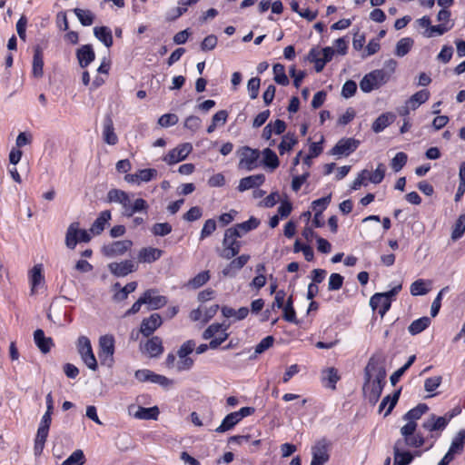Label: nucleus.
<instances>
[{
    "mask_svg": "<svg viewBox=\"0 0 465 465\" xmlns=\"http://www.w3.org/2000/svg\"><path fill=\"white\" fill-rule=\"evenodd\" d=\"M162 324V318L158 313H153L150 317L143 320L141 323V332L143 336H150Z\"/></svg>",
    "mask_w": 465,
    "mask_h": 465,
    "instance_id": "obj_16",
    "label": "nucleus"
},
{
    "mask_svg": "<svg viewBox=\"0 0 465 465\" xmlns=\"http://www.w3.org/2000/svg\"><path fill=\"white\" fill-rule=\"evenodd\" d=\"M259 156L260 152L258 150L248 146L243 147L240 153L239 167L247 171L253 170L257 166Z\"/></svg>",
    "mask_w": 465,
    "mask_h": 465,
    "instance_id": "obj_12",
    "label": "nucleus"
},
{
    "mask_svg": "<svg viewBox=\"0 0 465 465\" xmlns=\"http://www.w3.org/2000/svg\"><path fill=\"white\" fill-rule=\"evenodd\" d=\"M163 255V251L153 247H143L142 248L138 254L137 260L139 262L143 263H152L161 258Z\"/></svg>",
    "mask_w": 465,
    "mask_h": 465,
    "instance_id": "obj_20",
    "label": "nucleus"
},
{
    "mask_svg": "<svg viewBox=\"0 0 465 465\" xmlns=\"http://www.w3.org/2000/svg\"><path fill=\"white\" fill-rule=\"evenodd\" d=\"M76 57L82 68H84L90 64L95 58V54L92 45H84L78 48L76 51Z\"/></svg>",
    "mask_w": 465,
    "mask_h": 465,
    "instance_id": "obj_21",
    "label": "nucleus"
},
{
    "mask_svg": "<svg viewBox=\"0 0 465 465\" xmlns=\"http://www.w3.org/2000/svg\"><path fill=\"white\" fill-rule=\"evenodd\" d=\"M114 289H118L119 291L114 294V301L115 302H122L125 299H127L128 294L134 292L137 288V282H131L127 283L124 287L121 288V285L119 282H116L114 285Z\"/></svg>",
    "mask_w": 465,
    "mask_h": 465,
    "instance_id": "obj_29",
    "label": "nucleus"
},
{
    "mask_svg": "<svg viewBox=\"0 0 465 465\" xmlns=\"http://www.w3.org/2000/svg\"><path fill=\"white\" fill-rule=\"evenodd\" d=\"M103 138L110 145H114L118 142V137L114 133V123L110 117H106L104 122Z\"/></svg>",
    "mask_w": 465,
    "mask_h": 465,
    "instance_id": "obj_24",
    "label": "nucleus"
},
{
    "mask_svg": "<svg viewBox=\"0 0 465 465\" xmlns=\"http://www.w3.org/2000/svg\"><path fill=\"white\" fill-rule=\"evenodd\" d=\"M273 74H274V81L282 85H287L289 84V79L285 74L284 66L281 64H276L273 65Z\"/></svg>",
    "mask_w": 465,
    "mask_h": 465,
    "instance_id": "obj_51",
    "label": "nucleus"
},
{
    "mask_svg": "<svg viewBox=\"0 0 465 465\" xmlns=\"http://www.w3.org/2000/svg\"><path fill=\"white\" fill-rule=\"evenodd\" d=\"M358 145L359 141L355 139H341L332 148L331 153L334 155L349 154L350 153L355 151Z\"/></svg>",
    "mask_w": 465,
    "mask_h": 465,
    "instance_id": "obj_17",
    "label": "nucleus"
},
{
    "mask_svg": "<svg viewBox=\"0 0 465 465\" xmlns=\"http://www.w3.org/2000/svg\"><path fill=\"white\" fill-rule=\"evenodd\" d=\"M99 357L102 364L111 366L114 362V338L113 335H104L99 339Z\"/></svg>",
    "mask_w": 465,
    "mask_h": 465,
    "instance_id": "obj_10",
    "label": "nucleus"
},
{
    "mask_svg": "<svg viewBox=\"0 0 465 465\" xmlns=\"http://www.w3.org/2000/svg\"><path fill=\"white\" fill-rule=\"evenodd\" d=\"M193 146L189 143L179 144L172 149L164 157L163 161L169 165L183 161L192 152Z\"/></svg>",
    "mask_w": 465,
    "mask_h": 465,
    "instance_id": "obj_11",
    "label": "nucleus"
},
{
    "mask_svg": "<svg viewBox=\"0 0 465 465\" xmlns=\"http://www.w3.org/2000/svg\"><path fill=\"white\" fill-rule=\"evenodd\" d=\"M390 74L384 70H373L365 74L360 82V88L363 93H370L379 89L390 80Z\"/></svg>",
    "mask_w": 465,
    "mask_h": 465,
    "instance_id": "obj_5",
    "label": "nucleus"
},
{
    "mask_svg": "<svg viewBox=\"0 0 465 465\" xmlns=\"http://www.w3.org/2000/svg\"><path fill=\"white\" fill-rule=\"evenodd\" d=\"M195 345V341L193 340L183 342L177 351L178 358H184V356L191 354L194 351Z\"/></svg>",
    "mask_w": 465,
    "mask_h": 465,
    "instance_id": "obj_59",
    "label": "nucleus"
},
{
    "mask_svg": "<svg viewBox=\"0 0 465 465\" xmlns=\"http://www.w3.org/2000/svg\"><path fill=\"white\" fill-rule=\"evenodd\" d=\"M417 423L413 422L406 423L401 428L402 438L395 442L394 446H396L397 450L400 448H420L424 444V438L420 434L415 433Z\"/></svg>",
    "mask_w": 465,
    "mask_h": 465,
    "instance_id": "obj_3",
    "label": "nucleus"
},
{
    "mask_svg": "<svg viewBox=\"0 0 465 465\" xmlns=\"http://www.w3.org/2000/svg\"><path fill=\"white\" fill-rule=\"evenodd\" d=\"M396 116L392 113H385L381 114L372 124L371 129L374 133L382 132L387 126L392 124Z\"/></svg>",
    "mask_w": 465,
    "mask_h": 465,
    "instance_id": "obj_25",
    "label": "nucleus"
},
{
    "mask_svg": "<svg viewBox=\"0 0 465 465\" xmlns=\"http://www.w3.org/2000/svg\"><path fill=\"white\" fill-rule=\"evenodd\" d=\"M464 445H465V430H461L457 433V435L452 440L450 447L448 450V453H450V455L452 457H455V455L460 454L462 451Z\"/></svg>",
    "mask_w": 465,
    "mask_h": 465,
    "instance_id": "obj_34",
    "label": "nucleus"
},
{
    "mask_svg": "<svg viewBox=\"0 0 465 465\" xmlns=\"http://www.w3.org/2000/svg\"><path fill=\"white\" fill-rule=\"evenodd\" d=\"M261 80L258 77L251 78L247 84V89L252 99H255L259 94Z\"/></svg>",
    "mask_w": 465,
    "mask_h": 465,
    "instance_id": "obj_62",
    "label": "nucleus"
},
{
    "mask_svg": "<svg viewBox=\"0 0 465 465\" xmlns=\"http://www.w3.org/2000/svg\"><path fill=\"white\" fill-rule=\"evenodd\" d=\"M385 172V165L383 163H379L374 172L369 171V174H367L368 181L375 184L381 183L384 178Z\"/></svg>",
    "mask_w": 465,
    "mask_h": 465,
    "instance_id": "obj_49",
    "label": "nucleus"
},
{
    "mask_svg": "<svg viewBox=\"0 0 465 465\" xmlns=\"http://www.w3.org/2000/svg\"><path fill=\"white\" fill-rule=\"evenodd\" d=\"M465 232V214L460 215L456 221L454 229L451 233L453 240H458Z\"/></svg>",
    "mask_w": 465,
    "mask_h": 465,
    "instance_id": "obj_58",
    "label": "nucleus"
},
{
    "mask_svg": "<svg viewBox=\"0 0 465 465\" xmlns=\"http://www.w3.org/2000/svg\"><path fill=\"white\" fill-rule=\"evenodd\" d=\"M329 460L328 450L323 442H318L314 447H312V461H315L321 464H324Z\"/></svg>",
    "mask_w": 465,
    "mask_h": 465,
    "instance_id": "obj_32",
    "label": "nucleus"
},
{
    "mask_svg": "<svg viewBox=\"0 0 465 465\" xmlns=\"http://www.w3.org/2000/svg\"><path fill=\"white\" fill-rule=\"evenodd\" d=\"M370 305L373 311L379 310V314L383 317L391 307V300L386 294L375 293L370 300Z\"/></svg>",
    "mask_w": 465,
    "mask_h": 465,
    "instance_id": "obj_18",
    "label": "nucleus"
},
{
    "mask_svg": "<svg viewBox=\"0 0 465 465\" xmlns=\"http://www.w3.org/2000/svg\"><path fill=\"white\" fill-rule=\"evenodd\" d=\"M177 122H178V117L174 114H163L158 120V124L162 127H169V126L174 125L177 124Z\"/></svg>",
    "mask_w": 465,
    "mask_h": 465,
    "instance_id": "obj_63",
    "label": "nucleus"
},
{
    "mask_svg": "<svg viewBox=\"0 0 465 465\" xmlns=\"http://www.w3.org/2000/svg\"><path fill=\"white\" fill-rule=\"evenodd\" d=\"M133 246L130 240H122L114 242L103 247V253L107 257H116L124 254Z\"/></svg>",
    "mask_w": 465,
    "mask_h": 465,
    "instance_id": "obj_13",
    "label": "nucleus"
},
{
    "mask_svg": "<svg viewBox=\"0 0 465 465\" xmlns=\"http://www.w3.org/2000/svg\"><path fill=\"white\" fill-rule=\"evenodd\" d=\"M413 45V40L410 37L401 38L398 41L395 54L399 57L406 55Z\"/></svg>",
    "mask_w": 465,
    "mask_h": 465,
    "instance_id": "obj_43",
    "label": "nucleus"
},
{
    "mask_svg": "<svg viewBox=\"0 0 465 465\" xmlns=\"http://www.w3.org/2000/svg\"><path fill=\"white\" fill-rule=\"evenodd\" d=\"M34 340L36 346L43 353L50 351L51 347L53 346V341L51 338L45 336L43 330L37 329L34 332Z\"/></svg>",
    "mask_w": 465,
    "mask_h": 465,
    "instance_id": "obj_26",
    "label": "nucleus"
},
{
    "mask_svg": "<svg viewBox=\"0 0 465 465\" xmlns=\"http://www.w3.org/2000/svg\"><path fill=\"white\" fill-rule=\"evenodd\" d=\"M84 461L85 458L83 450H76L63 461L62 465H83Z\"/></svg>",
    "mask_w": 465,
    "mask_h": 465,
    "instance_id": "obj_53",
    "label": "nucleus"
},
{
    "mask_svg": "<svg viewBox=\"0 0 465 465\" xmlns=\"http://www.w3.org/2000/svg\"><path fill=\"white\" fill-rule=\"evenodd\" d=\"M454 413L446 414L444 416H436L430 414L422 423V428L430 433V437H437L446 428L450 420L453 418Z\"/></svg>",
    "mask_w": 465,
    "mask_h": 465,
    "instance_id": "obj_7",
    "label": "nucleus"
},
{
    "mask_svg": "<svg viewBox=\"0 0 465 465\" xmlns=\"http://www.w3.org/2000/svg\"><path fill=\"white\" fill-rule=\"evenodd\" d=\"M430 324V319L427 316L413 321L408 327V331L411 335H417L423 331Z\"/></svg>",
    "mask_w": 465,
    "mask_h": 465,
    "instance_id": "obj_39",
    "label": "nucleus"
},
{
    "mask_svg": "<svg viewBox=\"0 0 465 465\" xmlns=\"http://www.w3.org/2000/svg\"><path fill=\"white\" fill-rule=\"evenodd\" d=\"M108 269L112 274L116 277H124L127 274L135 272L137 265L131 260H124L119 262H111L108 264Z\"/></svg>",
    "mask_w": 465,
    "mask_h": 465,
    "instance_id": "obj_14",
    "label": "nucleus"
},
{
    "mask_svg": "<svg viewBox=\"0 0 465 465\" xmlns=\"http://www.w3.org/2000/svg\"><path fill=\"white\" fill-rule=\"evenodd\" d=\"M29 279L31 283V293L35 294L37 289L42 287L45 283V277L43 275V265L35 264L29 272Z\"/></svg>",
    "mask_w": 465,
    "mask_h": 465,
    "instance_id": "obj_19",
    "label": "nucleus"
},
{
    "mask_svg": "<svg viewBox=\"0 0 465 465\" xmlns=\"http://www.w3.org/2000/svg\"><path fill=\"white\" fill-rule=\"evenodd\" d=\"M283 314L282 318L289 322L296 323V313L292 306V296L289 297L287 300V302L283 304Z\"/></svg>",
    "mask_w": 465,
    "mask_h": 465,
    "instance_id": "obj_52",
    "label": "nucleus"
},
{
    "mask_svg": "<svg viewBox=\"0 0 465 465\" xmlns=\"http://www.w3.org/2000/svg\"><path fill=\"white\" fill-rule=\"evenodd\" d=\"M343 283V277L339 273H331L329 278L328 289L330 291L340 290Z\"/></svg>",
    "mask_w": 465,
    "mask_h": 465,
    "instance_id": "obj_61",
    "label": "nucleus"
},
{
    "mask_svg": "<svg viewBox=\"0 0 465 465\" xmlns=\"http://www.w3.org/2000/svg\"><path fill=\"white\" fill-rule=\"evenodd\" d=\"M308 59L315 64L316 72H322L326 63L322 60L321 52L319 49H312L308 54Z\"/></svg>",
    "mask_w": 465,
    "mask_h": 465,
    "instance_id": "obj_54",
    "label": "nucleus"
},
{
    "mask_svg": "<svg viewBox=\"0 0 465 465\" xmlns=\"http://www.w3.org/2000/svg\"><path fill=\"white\" fill-rule=\"evenodd\" d=\"M430 97V93L427 90H420L411 96L408 100L407 104L410 105L411 109L415 110L421 104L425 103Z\"/></svg>",
    "mask_w": 465,
    "mask_h": 465,
    "instance_id": "obj_41",
    "label": "nucleus"
},
{
    "mask_svg": "<svg viewBox=\"0 0 465 465\" xmlns=\"http://www.w3.org/2000/svg\"><path fill=\"white\" fill-rule=\"evenodd\" d=\"M200 0H179V6L173 11V15L168 16L170 21L175 20L187 11V7L198 3Z\"/></svg>",
    "mask_w": 465,
    "mask_h": 465,
    "instance_id": "obj_44",
    "label": "nucleus"
},
{
    "mask_svg": "<svg viewBox=\"0 0 465 465\" xmlns=\"http://www.w3.org/2000/svg\"><path fill=\"white\" fill-rule=\"evenodd\" d=\"M357 91V84L352 80H348L342 86L341 95L345 98H350L354 95Z\"/></svg>",
    "mask_w": 465,
    "mask_h": 465,
    "instance_id": "obj_64",
    "label": "nucleus"
},
{
    "mask_svg": "<svg viewBox=\"0 0 465 465\" xmlns=\"http://www.w3.org/2000/svg\"><path fill=\"white\" fill-rule=\"evenodd\" d=\"M407 154L405 153L400 152L396 153V155L392 158L391 166L395 172H399L402 169V167L407 163Z\"/></svg>",
    "mask_w": 465,
    "mask_h": 465,
    "instance_id": "obj_57",
    "label": "nucleus"
},
{
    "mask_svg": "<svg viewBox=\"0 0 465 465\" xmlns=\"http://www.w3.org/2000/svg\"><path fill=\"white\" fill-rule=\"evenodd\" d=\"M221 312L225 318H234L235 321H242L249 314V309L247 307H241L238 310H234L228 306H223Z\"/></svg>",
    "mask_w": 465,
    "mask_h": 465,
    "instance_id": "obj_30",
    "label": "nucleus"
},
{
    "mask_svg": "<svg viewBox=\"0 0 465 465\" xmlns=\"http://www.w3.org/2000/svg\"><path fill=\"white\" fill-rule=\"evenodd\" d=\"M48 432L49 428L38 427L34 446V453L35 456H40L43 453Z\"/></svg>",
    "mask_w": 465,
    "mask_h": 465,
    "instance_id": "obj_28",
    "label": "nucleus"
},
{
    "mask_svg": "<svg viewBox=\"0 0 465 465\" xmlns=\"http://www.w3.org/2000/svg\"><path fill=\"white\" fill-rule=\"evenodd\" d=\"M399 394H400V392H396L393 394L392 397H391L390 395L384 397L379 406V411L381 412L382 410L386 407V405L388 403H390V405L384 414V416H388L391 413V411H392V409L394 408V406L396 405L398 398H399Z\"/></svg>",
    "mask_w": 465,
    "mask_h": 465,
    "instance_id": "obj_55",
    "label": "nucleus"
},
{
    "mask_svg": "<svg viewBox=\"0 0 465 465\" xmlns=\"http://www.w3.org/2000/svg\"><path fill=\"white\" fill-rule=\"evenodd\" d=\"M386 371L382 361L373 355L370 358L364 369V383L362 391L364 397L372 405L378 401L385 384Z\"/></svg>",
    "mask_w": 465,
    "mask_h": 465,
    "instance_id": "obj_1",
    "label": "nucleus"
},
{
    "mask_svg": "<svg viewBox=\"0 0 465 465\" xmlns=\"http://www.w3.org/2000/svg\"><path fill=\"white\" fill-rule=\"evenodd\" d=\"M44 67V59H43V53L39 46H36L35 48V54L33 58V68L32 73L33 75L36 78H40L44 74L43 71Z\"/></svg>",
    "mask_w": 465,
    "mask_h": 465,
    "instance_id": "obj_31",
    "label": "nucleus"
},
{
    "mask_svg": "<svg viewBox=\"0 0 465 465\" xmlns=\"http://www.w3.org/2000/svg\"><path fill=\"white\" fill-rule=\"evenodd\" d=\"M107 200L109 203H117L122 205L123 214L132 217L135 213L146 212L148 204L146 201L138 198L132 202L129 194L119 189H112L107 193Z\"/></svg>",
    "mask_w": 465,
    "mask_h": 465,
    "instance_id": "obj_2",
    "label": "nucleus"
},
{
    "mask_svg": "<svg viewBox=\"0 0 465 465\" xmlns=\"http://www.w3.org/2000/svg\"><path fill=\"white\" fill-rule=\"evenodd\" d=\"M394 450V463L393 465H408L413 459L412 454L407 450V449L400 448L396 449V446L393 448Z\"/></svg>",
    "mask_w": 465,
    "mask_h": 465,
    "instance_id": "obj_37",
    "label": "nucleus"
},
{
    "mask_svg": "<svg viewBox=\"0 0 465 465\" xmlns=\"http://www.w3.org/2000/svg\"><path fill=\"white\" fill-rule=\"evenodd\" d=\"M133 415L139 420H157L159 410L156 406L151 408L138 407Z\"/></svg>",
    "mask_w": 465,
    "mask_h": 465,
    "instance_id": "obj_36",
    "label": "nucleus"
},
{
    "mask_svg": "<svg viewBox=\"0 0 465 465\" xmlns=\"http://www.w3.org/2000/svg\"><path fill=\"white\" fill-rule=\"evenodd\" d=\"M429 410L428 406L424 403L419 404L415 408L410 410L404 416L403 420L407 421V423H416V420L420 419L422 414H424Z\"/></svg>",
    "mask_w": 465,
    "mask_h": 465,
    "instance_id": "obj_38",
    "label": "nucleus"
},
{
    "mask_svg": "<svg viewBox=\"0 0 465 465\" xmlns=\"http://www.w3.org/2000/svg\"><path fill=\"white\" fill-rule=\"evenodd\" d=\"M260 224V221L255 217H251L248 221H245L241 223H237L233 227H230V229H235L238 233H242V236L247 233L248 232L256 229Z\"/></svg>",
    "mask_w": 465,
    "mask_h": 465,
    "instance_id": "obj_40",
    "label": "nucleus"
},
{
    "mask_svg": "<svg viewBox=\"0 0 465 465\" xmlns=\"http://www.w3.org/2000/svg\"><path fill=\"white\" fill-rule=\"evenodd\" d=\"M265 181L263 174H255L242 178L239 182L238 190L244 192L246 190L257 187L262 184Z\"/></svg>",
    "mask_w": 465,
    "mask_h": 465,
    "instance_id": "obj_23",
    "label": "nucleus"
},
{
    "mask_svg": "<svg viewBox=\"0 0 465 465\" xmlns=\"http://www.w3.org/2000/svg\"><path fill=\"white\" fill-rule=\"evenodd\" d=\"M74 13L84 26H89L94 23V15L90 10L74 8Z\"/></svg>",
    "mask_w": 465,
    "mask_h": 465,
    "instance_id": "obj_45",
    "label": "nucleus"
},
{
    "mask_svg": "<svg viewBox=\"0 0 465 465\" xmlns=\"http://www.w3.org/2000/svg\"><path fill=\"white\" fill-rule=\"evenodd\" d=\"M94 36L100 40L106 47L113 45L112 31L106 26H96L94 28Z\"/></svg>",
    "mask_w": 465,
    "mask_h": 465,
    "instance_id": "obj_35",
    "label": "nucleus"
},
{
    "mask_svg": "<svg viewBox=\"0 0 465 465\" xmlns=\"http://www.w3.org/2000/svg\"><path fill=\"white\" fill-rule=\"evenodd\" d=\"M297 143V139L294 134H287L282 137L281 143L279 144V152L281 154H283L285 152H288L292 149V147Z\"/></svg>",
    "mask_w": 465,
    "mask_h": 465,
    "instance_id": "obj_48",
    "label": "nucleus"
},
{
    "mask_svg": "<svg viewBox=\"0 0 465 465\" xmlns=\"http://www.w3.org/2000/svg\"><path fill=\"white\" fill-rule=\"evenodd\" d=\"M250 260V255L242 254L233 259L229 264L223 270L224 276H234L238 270H241Z\"/></svg>",
    "mask_w": 465,
    "mask_h": 465,
    "instance_id": "obj_22",
    "label": "nucleus"
},
{
    "mask_svg": "<svg viewBox=\"0 0 465 465\" xmlns=\"http://www.w3.org/2000/svg\"><path fill=\"white\" fill-rule=\"evenodd\" d=\"M238 422L239 420L236 413L232 412L223 419L222 424L215 429V431L219 433L225 432L233 428Z\"/></svg>",
    "mask_w": 465,
    "mask_h": 465,
    "instance_id": "obj_42",
    "label": "nucleus"
},
{
    "mask_svg": "<svg viewBox=\"0 0 465 465\" xmlns=\"http://www.w3.org/2000/svg\"><path fill=\"white\" fill-rule=\"evenodd\" d=\"M144 350L151 357L159 356L163 350L162 340L157 336L153 337L144 344Z\"/></svg>",
    "mask_w": 465,
    "mask_h": 465,
    "instance_id": "obj_33",
    "label": "nucleus"
},
{
    "mask_svg": "<svg viewBox=\"0 0 465 465\" xmlns=\"http://www.w3.org/2000/svg\"><path fill=\"white\" fill-rule=\"evenodd\" d=\"M263 163L272 170L279 166V159L277 154L271 149L266 148L262 151Z\"/></svg>",
    "mask_w": 465,
    "mask_h": 465,
    "instance_id": "obj_46",
    "label": "nucleus"
},
{
    "mask_svg": "<svg viewBox=\"0 0 465 465\" xmlns=\"http://www.w3.org/2000/svg\"><path fill=\"white\" fill-rule=\"evenodd\" d=\"M111 220V212L108 210L103 211L95 219L90 228V232L94 234H100L105 227V224Z\"/></svg>",
    "mask_w": 465,
    "mask_h": 465,
    "instance_id": "obj_27",
    "label": "nucleus"
},
{
    "mask_svg": "<svg viewBox=\"0 0 465 465\" xmlns=\"http://www.w3.org/2000/svg\"><path fill=\"white\" fill-rule=\"evenodd\" d=\"M144 304L149 305L150 309L157 310L163 307L167 303V299L162 295H156V291L150 289L143 294Z\"/></svg>",
    "mask_w": 465,
    "mask_h": 465,
    "instance_id": "obj_15",
    "label": "nucleus"
},
{
    "mask_svg": "<svg viewBox=\"0 0 465 465\" xmlns=\"http://www.w3.org/2000/svg\"><path fill=\"white\" fill-rule=\"evenodd\" d=\"M209 279L210 275L208 272H199L196 276L189 281L188 286L192 287L193 289H198L206 283Z\"/></svg>",
    "mask_w": 465,
    "mask_h": 465,
    "instance_id": "obj_56",
    "label": "nucleus"
},
{
    "mask_svg": "<svg viewBox=\"0 0 465 465\" xmlns=\"http://www.w3.org/2000/svg\"><path fill=\"white\" fill-rule=\"evenodd\" d=\"M429 292L428 283L424 280L419 279L411 285V293L413 296L425 295Z\"/></svg>",
    "mask_w": 465,
    "mask_h": 465,
    "instance_id": "obj_50",
    "label": "nucleus"
},
{
    "mask_svg": "<svg viewBox=\"0 0 465 465\" xmlns=\"http://www.w3.org/2000/svg\"><path fill=\"white\" fill-rule=\"evenodd\" d=\"M242 237V233H238L235 229L228 228L224 232L223 240V250L220 256L223 259L230 260L236 256L241 250V242L237 239Z\"/></svg>",
    "mask_w": 465,
    "mask_h": 465,
    "instance_id": "obj_4",
    "label": "nucleus"
},
{
    "mask_svg": "<svg viewBox=\"0 0 465 465\" xmlns=\"http://www.w3.org/2000/svg\"><path fill=\"white\" fill-rule=\"evenodd\" d=\"M172 232V226L168 223H155L152 228V232L154 235L164 236Z\"/></svg>",
    "mask_w": 465,
    "mask_h": 465,
    "instance_id": "obj_60",
    "label": "nucleus"
},
{
    "mask_svg": "<svg viewBox=\"0 0 465 465\" xmlns=\"http://www.w3.org/2000/svg\"><path fill=\"white\" fill-rule=\"evenodd\" d=\"M453 26V24L447 25V24H440L437 25H431L430 27V31H425L423 33V35L425 37L430 38L435 35H442L446 32L450 31Z\"/></svg>",
    "mask_w": 465,
    "mask_h": 465,
    "instance_id": "obj_47",
    "label": "nucleus"
},
{
    "mask_svg": "<svg viewBox=\"0 0 465 465\" xmlns=\"http://www.w3.org/2000/svg\"><path fill=\"white\" fill-rule=\"evenodd\" d=\"M90 240L91 236L88 232L81 230L78 223H73L68 226L65 234V245L67 248L74 250L78 242H88Z\"/></svg>",
    "mask_w": 465,
    "mask_h": 465,
    "instance_id": "obj_8",
    "label": "nucleus"
},
{
    "mask_svg": "<svg viewBox=\"0 0 465 465\" xmlns=\"http://www.w3.org/2000/svg\"><path fill=\"white\" fill-rule=\"evenodd\" d=\"M77 350L86 366L92 371H96L97 361L92 350L91 341L87 337L80 336L78 338Z\"/></svg>",
    "mask_w": 465,
    "mask_h": 465,
    "instance_id": "obj_9",
    "label": "nucleus"
},
{
    "mask_svg": "<svg viewBox=\"0 0 465 465\" xmlns=\"http://www.w3.org/2000/svg\"><path fill=\"white\" fill-rule=\"evenodd\" d=\"M228 328L229 324L213 323L203 331V338L204 340L212 339L209 347L215 350L227 340L229 334L226 331Z\"/></svg>",
    "mask_w": 465,
    "mask_h": 465,
    "instance_id": "obj_6",
    "label": "nucleus"
}]
</instances>
